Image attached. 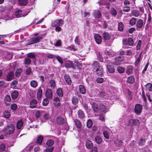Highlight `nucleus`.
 <instances>
[{
    "label": "nucleus",
    "mask_w": 152,
    "mask_h": 152,
    "mask_svg": "<svg viewBox=\"0 0 152 152\" xmlns=\"http://www.w3.org/2000/svg\"><path fill=\"white\" fill-rule=\"evenodd\" d=\"M14 130L15 126L13 124H11L8 125L6 128L3 129V132L7 135L13 133Z\"/></svg>",
    "instance_id": "1"
},
{
    "label": "nucleus",
    "mask_w": 152,
    "mask_h": 152,
    "mask_svg": "<svg viewBox=\"0 0 152 152\" xmlns=\"http://www.w3.org/2000/svg\"><path fill=\"white\" fill-rule=\"evenodd\" d=\"M142 105L139 104H137L135 106L134 111L135 113L139 115L142 112Z\"/></svg>",
    "instance_id": "2"
},
{
    "label": "nucleus",
    "mask_w": 152,
    "mask_h": 152,
    "mask_svg": "<svg viewBox=\"0 0 152 152\" xmlns=\"http://www.w3.org/2000/svg\"><path fill=\"white\" fill-rule=\"evenodd\" d=\"M64 22V21L62 19H57L53 21L52 25L54 27L56 26H61L63 24Z\"/></svg>",
    "instance_id": "3"
},
{
    "label": "nucleus",
    "mask_w": 152,
    "mask_h": 152,
    "mask_svg": "<svg viewBox=\"0 0 152 152\" xmlns=\"http://www.w3.org/2000/svg\"><path fill=\"white\" fill-rule=\"evenodd\" d=\"M124 60V57L122 56H118L115 58V61L114 64L117 66L120 65L121 64V62L123 61Z\"/></svg>",
    "instance_id": "4"
},
{
    "label": "nucleus",
    "mask_w": 152,
    "mask_h": 152,
    "mask_svg": "<svg viewBox=\"0 0 152 152\" xmlns=\"http://www.w3.org/2000/svg\"><path fill=\"white\" fill-rule=\"evenodd\" d=\"M48 86L52 89H54L56 87L55 81L53 79L49 80L48 83Z\"/></svg>",
    "instance_id": "5"
},
{
    "label": "nucleus",
    "mask_w": 152,
    "mask_h": 152,
    "mask_svg": "<svg viewBox=\"0 0 152 152\" xmlns=\"http://www.w3.org/2000/svg\"><path fill=\"white\" fill-rule=\"evenodd\" d=\"M103 37L104 42L107 43L110 39V35L107 32H104L103 34Z\"/></svg>",
    "instance_id": "6"
},
{
    "label": "nucleus",
    "mask_w": 152,
    "mask_h": 152,
    "mask_svg": "<svg viewBox=\"0 0 152 152\" xmlns=\"http://www.w3.org/2000/svg\"><path fill=\"white\" fill-rule=\"evenodd\" d=\"M129 124L132 126H138L140 124L139 120L137 119H130L129 121Z\"/></svg>",
    "instance_id": "7"
},
{
    "label": "nucleus",
    "mask_w": 152,
    "mask_h": 152,
    "mask_svg": "<svg viewBox=\"0 0 152 152\" xmlns=\"http://www.w3.org/2000/svg\"><path fill=\"white\" fill-rule=\"evenodd\" d=\"M94 37L96 42L98 44L101 43L102 42V38L98 34H96L94 36Z\"/></svg>",
    "instance_id": "8"
},
{
    "label": "nucleus",
    "mask_w": 152,
    "mask_h": 152,
    "mask_svg": "<svg viewBox=\"0 0 152 152\" xmlns=\"http://www.w3.org/2000/svg\"><path fill=\"white\" fill-rule=\"evenodd\" d=\"M136 23V26L138 28H141L145 24L143 22V20L141 19L138 20L137 21Z\"/></svg>",
    "instance_id": "9"
},
{
    "label": "nucleus",
    "mask_w": 152,
    "mask_h": 152,
    "mask_svg": "<svg viewBox=\"0 0 152 152\" xmlns=\"http://www.w3.org/2000/svg\"><path fill=\"white\" fill-rule=\"evenodd\" d=\"M37 102L35 99L31 100L30 103L29 107L31 109L36 108L37 105Z\"/></svg>",
    "instance_id": "10"
},
{
    "label": "nucleus",
    "mask_w": 152,
    "mask_h": 152,
    "mask_svg": "<svg viewBox=\"0 0 152 152\" xmlns=\"http://www.w3.org/2000/svg\"><path fill=\"white\" fill-rule=\"evenodd\" d=\"M45 95L46 97L49 99L52 98L53 96V93L51 89H47Z\"/></svg>",
    "instance_id": "11"
},
{
    "label": "nucleus",
    "mask_w": 152,
    "mask_h": 152,
    "mask_svg": "<svg viewBox=\"0 0 152 152\" xmlns=\"http://www.w3.org/2000/svg\"><path fill=\"white\" fill-rule=\"evenodd\" d=\"M97 3L99 4V5H104L106 6V7L108 9L110 8V3L108 1H100L99 2H97Z\"/></svg>",
    "instance_id": "12"
},
{
    "label": "nucleus",
    "mask_w": 152,
    "mask_h": 152,
    "mask_svg": "<svg viewBox=\"0 0 152 152\" xmlns=\"http://www.w3.org/2000/svg\"><path fill=\"white\" fill-rule=\"evenodd\" d=\"M106 68L109 73H113L115 72V69L113 66L108 64L107 65Z\"/></svg>",
    "instance_id": "13"
},
{
    "label": "nucleus",
    "mask_w": 152,
    "mask_h": 152,
    "mask_svg": "<svg viewBox=\"0 0 152 152\" xmlns=\"http://www.w3.org/2000/svg\"><path fill=\"white\" fill-rule=\"evenodd\" d=\"M133 70V67L131 66H127L126 73L128 75H130L132 74Z\"/></svg>",
    "instance_id": "14"
},
{
    "label": "nucleus",
    "mask_w": 152,
    "mask_h": 152,
    "mask_svg": "<svg viewBox=\"0 0 152 152\" xmlns=\"http://www.w3.org/2000/svg\"><path fill=\"white\" fill-rule=\"evenodd\" d=\"M42 39V38L40 37H37L31 38V43L38 42H39V40Z\"/></svg>",
    "instance_id": "15"
},
{
    "label": "nucleus",
    "mask_w": 152,
    "mask_h": 152,
    "mask_svg": "<svg viewBox=\"0 0 152 152\" xmlns=\"http://www.w3.org/2000/svg\"><path fill=\"white\" fill-rule=\"evenodd\" d=\"M94 71L96 72V74L98 75L99 76L102 75L103 73V69L101 67H99L98 68H96V69Z\"/></svg>",
    "instance_id": "16"
},
{
    "label": "nucleus",
    "mask_w": 152,
    "mask_h": 152,
    "mask_svg": "<svg viewBox=\"0 0 152 152\" xmlns=\"http://www.w3.org/2000/svg\"><path fill=\"white\" fill-rule=\"evenodd\" d=\"M22 10H18L17 11H16L15 13V14L16 17L17 18H18L22 16L24 17L27 15L26 14L25 15H23L22 14Z\"/></svg>",
    "instance_id": "17"
},
{
    "label": "nucleus",
    "mask_w": 152,
    "mask_h": 152,
    "mask_svg": "<svg viewBox=\"0 0 152 152\" xmlns=\"http://www.w3.org/2000/svg\"><path fill=\"white\" fill-rule=\"evenodd\" d=\"M135 81L134 76L131 75L129 76L127 79L126 82L130 84L133 83Z\"/></svg>",
    "instance_id": "18"
},
{
    "label": "nucleus",
    "mask_w": 152,
    "mask_h": 152,
    "mask_svg": "<svg viewBox=\"0 0 152 152\" xmlns=\"http://www.w3.org/2000/svg\"><path fill=\"white\" fill-rule=\"evenodd\" d=\"M94 141L96 143L99 144L102 142L103 140L100 137L96 136L94 138Z\"/></svg>",
    "instance_id": "19"
},
{
    "label": "nucleus",
    "mask_w": 152,
    "mask_h": 152,
    "mask_svg": "<svg viewBox=\"0 0 152 152\" xmlns=\"http://www.w3.org/2000/svg\"><path fill=\"white\" fill-rule=\"evenodd\" d=\"M79 90L80 93L84 94H86V90L85 87L83 85H81L79 86Z\"/></svg>",
    "instance_id": "20"
},
{
    "label": "nucleus",
    "mask_w": 152,
    "mask_h": 152,
    "mask_svg": "<svg viewBox=\"0 0 152 152\" xmlns=\"http://www.w3.org/2000/svg\"><path fill=\"white\" fill-rule=\"evenodd\" d=\"M65 66L67 68L70 67L73 68H75V66L72 62L70 61L69 63H66L65 64Z\"/></svg>",
    "instance_id": "21"
},
{
    "label": "nucleus",
    "mask_w": 152,
    "mask_h": 152,
    "mask_svg": "<svg viewBox=\"0 0 152 152\" xmlns=\"http://www.w3.org/2000/svg\"><path fill=\"white\" fill-rule=\"evenodd\" d=\"M94 15L95 18H99L101 16L100 12L98 10H95L94 12Z\"/></svg>",
    "instance_id": "22"
},
{
    "label": "nucleus",
    "mask_w": 152,
    "mask_h": 152,
    "mask_svg": "<svg viewBox=\"0 0 152 152\" xmlns=\"http://www.w3.org/2000/svg\"><path fill=\"white\" fill-rule=\"evenodd\" d=\"M19 95L18 92L17 90L14 91L11 94V96L12 99H15L17 98Z\"/></svg>",
    "instance_id": "23"
},
{
    "label": "nucleus",
    "mask_w": 152,
    "mask_h": 152,
    "mask_svg": "<svg viewBox=\"0 0 152 152\" xmlns=\"http://www.w3.org/2000/svg\"><path fill=\"white\" fill-rule=\"evenodd\" d=\"M14 77V74L12 72H10L8 75L7 80V81H11L13 78Z\"/></svg>",
    "instance_id": "24"
},
{
    "label": "nucleus",
    "mask_w": 152,
    "mask_h": 152,
    "mask_svg": "<svg viewBox=\"0 0 152 152\" xmlns=\"http://www.w3.org/2000/svg\"><path fill=\"white\" fill-rule=\"evenodd\" d=\"M53 101L54 104L55 106L57 107L60 105V100L59 98L55 97L54 98Z\"/></svg>",
    "instance_id": "25"
},
{
    "label": "nucleus",
    "mask_w": 152,
    "mask_h": 152,
    "mask_svg": "<svg viewBox=\"0 0 152 152\" xmlns=\"http://www.w3.org/2000/svg\"><path fill=\"white\" fill-rule=\"evenodd\" d=\"M86 146L88 149H91L93 147V144L90 140H88L86 142Z\"/></svg>",
    "instance_id": "26"
},
{
    "label": "nucleus",
    "mask_w": 152,
    "mask_h": 152,
    "mask_svg": "<svg viewBox=\"0 0 152 152\" xmlns=\"http://www.w3.org/2000/svg\"><path fill=\"white\" fill-rule=\"evenodd\" d=\"M77 113L78 117L80 119H83L85 117V114L83 111L80 110H78Z\"/></svg>",
    "instance_id": "27"
},
{
    "label": "nucleus",
    "mask_w": 152,
    "mask_h": 152,
    "mask_svg": "<svg viewBox=\"0 0 152 152\" xmlns=\"http://www.w3.org/2000/svg\"><path fill=\"white\" fill-rule=\"evenodd\" d=\"M64 78L66 83L68 85H70L71 83V80L69 75L68 74H66L64 76Z\"/></svg>",
    "instance_id": "28"
},
{
    "label": "nucleus",
    "mask_w": 152,
    "mask_h": 152,
    "mask_svg": "<svg viewBox=\"0 0 152 152\" xmlns=\"http://www.w3.org/2000/svg\"><path fill=\"white\" fill-rule=\"evenodd\" d=\"M23 125V121L20 120L18 121L17 123V128L18 129H21Z\"/></svg>",
    "instance_id": "29"
},
{
    "label": "nucleus",
    "mask_w": 152,
    "mask_h": 152,
    "mask_svg": "<svg viewBox=\"0 0 152 152\" xmlns=\"http://www.w3.org/2000/svg\"><path fill=\"white\" fill-rule=\"evenodd\" d=\"M92 65L94 69V71L96 70V68H98L99 67H101L99 66V64L97 61H94Z\"/></svg>",
    "instance_id": "30"
},
{
    "label": "nucleus",
    "mask_w": 152,
    "mask_h": 152,
    "mask_svg": "<svg viewBox=\"0 0 152 152\" xmlns=\"http://www.w3.org/2000/svg\"><path fill=\"white\" fill-rule=\"evenodd\" d=\"M43 138L42 135H39L37 137V143L39 145H41L43 140Z\"/></svg>",
    "instance_id": "31"
},
{
    "label": "nucleus",
    "mask_w": 152,
    "mask_h": 152,
    "mask_svg": "<svg viewBox=\"0 0 152 152\" xmlns=\"http://www.w3.org/2000/svg\"><path fill=\"white\" fill-rule=\"evenodd\" d=\"M132 13L133 16L136 17H139L140 15V12L136 10H133L132 12Z\"/></svg>",
    "instance_id": "32"
},
{
    "label": "nucleus",
    "mask_w": 152,
    "mask_h": 152,
    "mask_svg": "<svg viewBox=\"0 0 152 152\" xmlns=\"http://www.w3.org/2000/svg\"><path fill=\"white\" fill-rule=\"evenodd\" d=\"M31 86L34 88H36L38 85L37 83L35 80H32L31 81L30 83Z\"/></svg>",
    "instance_id": "33"
},
{
    "label": "nucleus",
    "mask_w": 152,
    "mask_h": 152,
    "mask_svg": "<svg viewBox=\"0 0 152 152\" xmlns=\"http://www.w3.org/2000/svg\"><path fill=\"white\" fill-rule=\"evenodd\" d=\"M74 122L76 127L78 128H80L81 126V124L80 120L78 119H75L74 121Z\"/></svg>",
    "instance_id": "34"
},
{
    "label": "nucleus",
    "mask_w": 152,
    "mask_h": 152,
    "mask_svg": "<svg viewBox=\"0 0 152 152\" xmlns=\"http://www.w3.org/2000/svg\"><path fill=\"white\" fill-rule=\"evenodd\" d=\"M56 93L59 96H62L63 94L62 88H58L56 91Z\"/></svg>",
    "instance_id": "35"
},
{
    "label": "nucleus",
    "mask_w": 152,
    "mask_h": 152,
    "mask_svg": "<svg viewBox=\"0 0 152 152\" xmlns=\"http://www.w3.org/2000/svg\"><path fill=\"white\" fill-rule=\"evenodd\" d=\"M11 100V99L10 96L8 95L6 96L4 99V101L8 105L9 104V103H8V102H10Z\"/></svg>",
    "instance_id": "36"
},
{
    "label": "nucleus",
    "mask_w": 152,
    "mask_h": 152,
    "mask_svg": "<svg viewBox=\"0 0 152 152\" xmlns=\"http://www.w3.org/2000/svg\"><path fill=\"white\" fill-rule=\"evenodd\" d=\"M115 145L117 146H121L122 145L123 142L121 140H117L114 141Z\"/></svg>",
    "instance_id": "37"
},
{
    "label": "nucleus",
    "mask_w": 152,
    "mask_h": 152,
    "mask_svg": "<svg viewBox=\"0 0 152 152\" xmlns=\"http://www.w3.org/2000/svg\"><path fill=\"white\" fill-rule=\"evenodd\" d=\"M92 108L95 112H97L99 110L98 105L95 103H93L92 104Z\"/></svg>",
    "instance_id": "38"
},
{
    "label": "nucleus",
    "mask_w": 152,
    "mask_h": 152,
    "mask_svg": "<svg viewBox=\"0 0 152 152\" xmlns=\"http://www.w3.org/2000/svg\"><path fill=\"white\" fill-rule=\"evenodd\" d=\"M56 119L57 122L59 124H62L65 121L64 119L62 117H57Z\"/></svg>",
    "instance_id": "39"
},
{
    "label": "nucleus",
    "mask_w": 152,
    "mask_h": 152,
    "mask_svg": "<svg viewBox=\"0 0 152 152\" xmlns=\"http://www.w3.org/2000/svg\"><path fill=\"white\" fill-rule=\"evenodd\" d=\"M137 20L135 18H132L129 21V24L132 26L135 25L136 23Z\"/></svg>",
    "instance_id": "40"
},
{
    "label": "nucleus",
    "mask_w": 152,
    "mask_h": 152,
    "mask_svg": "<svg viewBox=\"0 0 152 152\" xmlns=\"http://www.w3.org/2000/svg\"><path fill=\"white\" fill-rule=\"evenodd\" d=\"M118 29L120 31H123L124 29V25L123 23L120 22L118 23Z\"/></svg>",
    "instance_id": "41"
},
{
    "label": "nucleus",
    "mask_w": 152,
    "mask_h": 152,
    "mask_svg": "<svg viewBox=\"0 0 152 152\" xmlns=\"http://www.w3.org/2000/svg\"><path fill=\"white\" fill-rule=\"evenodd\" d=\"M141 54L142 53L140 54L139 57L137 58V59L135 61V65L136 66H137L138 65L140 60H141Z\"/></svg>",
    "instance_id": "42"
},
{
    "label": "nucleus",
    "mask_w": 152,
    "mask_h": 152,
    "mask_svg": "<svg viewBox=\"0 0 152 152\" xmlns=\"http://www.w3.org/2000/svg\"><path fill=\"white\" fill-rule=\"evenodd\" d=\"M46 59L45 57L42 56L38 61L39 64H42L45 62Z\"/></svg>",
    "instance_id": "43"
},
{
    "label": "nucleus",
    "mask_w": 152,
    "mask_h": 152,
    "mask_svg": "<svg viewBox=\"0 0 152 152\" xmlns=\"http://www.w3.org/2000/svg\"><path fill=\"white\" fill-rule=\"evenodd\" d=\"M19 3L22 5H26L28 3V0H18Z\"/></svg>",
    "instance_id": "44"
},
{
    "label": "nucleus",
    "mask_w": 152,
    "mask_h": 152,
    "mask_svg": "<svg viewBox=\"0 0 152 152\" xmlns=\"http://www.w3.org/2000/svg\"><path fill=\"white\" fill-rule=\"evenodd\" d=\"M110 13L112 16H115L117 14V12L115 9L113 8L111 9L110 10Z\"/></svg>",
    "instance_id": "45"
},
{
    "label": "nucleus",
    "mask_w": 152,
    "mask_h": 152,
    "mask_svg": "<svg viewBox=\"0 0 152 152\" xmlns=\"http://www.w3.org/2000/svg\"><path fill=\"white\" fill-rule=\"evenodd\" d=\"M117 69L118 72L120 73H124L125 71L124 68L121 66H118Z\"/></svg>",
    "instance_id": "46"
},
{
    "label": "nucleus",
    "mask_w": 152,
    "mask_h": 152,
    "mask_svg": "<svg viewBox=\"0 0 152 152\" xmlns=\"http://www.w3.org/2000/svg\"><path fill=\"white\" fill-rule=\"evenodd\" d=\"M145 88L149 90L150 91H152V84L150 83H148L146 85H145Z\"/></svg>",
    "instance_id": "47"
},
{
    "label": "nucleus",
    "mask_w": 152,
    "mask_h": 152,
    "mask_svg": "<svg viewBox=\"0 0 152 152\" xmlns=\"http://www.w3.org/2000/svg\"><path fill=\"white\" fill-rule=\"evenodd\" d=\"M72 102L73 104H77L78 102V98L76 96H74L72 99Z\"/></svg>",
    "instance_id": "48"
},
{
    "label": "nucleus",
    "mask_w": 152,
    "mask_h": 152,
    "mask_svg": "<svg viewBox=\"0 0 152 152\" xmlns=\"http://www.w3.org/2000/svg\"><path fill=\"white\" fill-rule=\"evenodd\" d=\"M134 52L133 50H128L126 51V54L127 56H131L134 54Z\"/></svg>",
    "instance_id": "49"
},
{
    "label": "nucleus",
    "mask_w": 152,
    "mask_h": 152,
    "mask_svg": "<svg viewBox=\"0 0 152 152\" xmlns=\"http://www.w3.org/2000/svg\"><path fill=\"white\" fill-rule=\"evenodd\" d=\"M145 142V140L143 139H140L138 142V144L139 145L143 146L144 145Z\"/></svg>",
    "instance_id": "50"
},
{
    "label": "nucleus",
    "mask_w": 152,
    "mask_h": 152,
    "mask_svg": "<svg viewBox=\"0 0 152 152\" xmlns=\"http://www.w3.org/2000/svg\"><path fill=\"white\" fill-rule=\"evenodd\" d=\"M54 143V141L52 140H49L46 142V144L47 145L49 146H52Z\"/></svg>",
    "instance_id": "51"
},
{
    "label": "nucleus",
    "mask_w": 152,
    "mask_h": 152,
    "mask_svg": "<svg viewBox=\"0 0 152 152\" xmlns=\"http://www.w3.org/2000/svg\"><path fill=\"white\" fill-rule=\"evenodd\" d=\"M31 61L28 58H25L24 60V64L25 65H29L30 64Z\"/></svg>",
    "instance_id": "52"
},
{
    "label": "nucleus",
    "mask_w": 152,
    "mask_h": 152,
    "mask_svg": "<svg viewBox=\"0 0 152 152\" xmlns=\"http://www.w3.org/2000/svg\"><path fill=\"white\" fill-rule=\"evenodd\" d=\"M4 116L7 118H9L10 116V113L8 111H5L4 112Z\"/></svg>",
    "instance_id": "53"
},
{
    "label": "nucleus",
    "mask_w": 152,
    "mask_h": 152,
    "mask_svg": "<svg viewBox=\"0 0 152 152\" xmlns=\"http://www.w3.org/2000/svg\"><path fill=\"white\" fill-rule=\"evenodd\" d=\"M93 123L92 120L90 119L88 120L87 125V127L88 128H90L92 125Z\"/></svg>",
    "instance_id": "54"
},
{
    "label": "nucleus",
    "mask_w": 152,
    "mask_h": 152,
    "mask_svg": "<svg viewBox=\"0 0 152 152\" xmlns=\"http://www.w3.org/2000/svg\"><path fill=\"white\" fill-rule=\"evenodd\" d=\"M128 45L130 46H133L134 44V41L132 38H129L128 39Z\"/></svg>",
    "instance_id": "55"
},
{
    "label": "nucleus",
    "mask_w": 152,
    "mask_h": 152,
    "mask_svg": "<svg viewBox=\"0 0 152 152\" xmlns=\"http://www.w3.org/2000/svg\"><path fill=\"white\" fill-rule=\"evenodd\" d=\"M22 72V69L19 68L16 70L15 72V75L16 77H18L20 76V73Z\"/></svg>",
    "instance_id": "56"
},
{
    "label": "nucleus",
    "mask_w": 152,
    "mask_h": 152,
    "mask_svg": "<svg viewBox=\"0 0 152 152\" xmlns=\"http://www.w3.org/2000/svg\"><path fill=\"white\" fill-rule=\"evenodd\" d=\"M42 93V91L41 89H39L37 93V97L39 98L41 97Z\"/></svg>",
    "instance_id": "57"
},
{
    "label": "nucleus",
    "mask_w": 152,
    "mask_h": 152,
    "mask_svg": "<svg viewBox=\"0 0 152 152\" xmlns=\"http://www.w3.org/2000/svg\"><path fill=\"white\" fill-rule=\"evenodd\" d=\"M100 108L101 111L102 112L105 111L106 109V107L103 104H101L100 105Z\"/></svg>",
    "instance_id": "58"
},
{
    "label": "nucleus",
    "mask_w": 152,
    "mask_h": 152,
    "mask_svg": "<svg viewBox=\"0 0 152 152\" xmlns=\"http://www.w3.org/2000/svg\"><path fill=\"white\" fill-rule=\"evenodd\" d=\"M103 133L104 136L105 138L107 139H108L109 138L108 133L107 131L106 130L104 131Z\"/></svg>",
    "instance_id": "59"
},
{
    "label": "nucleus",
    "mask_w": 152,
    "mask_h": 152,
    "mask_svg": "<svg viewBox=\"0 0 152 152\" xmlns=\"http://www.w3.org/2000/svg\"><path fill=\"white\" fill-rule=\"evenodd\" d=\"M49 101L48 99L47 98H45L44 99L43 101L42 102V104L44 106H47L48 104Z\"/></svg>",
    "instance_id": "60"
},
{
    "label": "nucleus",
    "mask_w": 152,
    "mask_h": 152,
    "mask_svg": "<svg viewBox=\"0 0 152 152\" xmlns=\"http://www.w3.org/2000/svg\"><path fill=\"white\" fill-rule=\"evenodd\" d=\"M17 107V104H12L11 105V108L13 110H16Z\"/></svg>",
    "instance_id": "61"
},
{
    "label": "nucleus",
    "mask_w": 152,
    "mask_h": 152,
    "mask_svg": "<svg viewBox=\"0 0 152 152\" xmlns=\"http://www.w3.org/2000/svg\"><path fill=\"white\" fill-rule=\"evenodd\" d=\"M28 56L29 58H33L34 60H35V55L33 53H29L28 54Z\"/></svg>",
    "instance_id": "62"
},
{
    "label": "nucleus",
    "mask_w": 152,
    "mask_h": 152,
    "mask_svg": "<svg viewBox=\"0 0 152 152\" xmlns=\"http://www.w3.org/2000/svg\"><path fill=\"white\" fill-rule=\"evenodd\" d=\"M104 79L101 77H99L97 78L96 80V81L99 83H101L104 81Z\"/></svg>",
    "instance_id": "63"
},
{
    "label": "nucleus",
    "mask_w": 152,
    "mask_h": 152,
    "mask_svg": "<svg viewBox=\"0 0 152 152\" xmlns=\"http://www.w3.org/2000/svg\"><path fill=\"white\" fill-rule=\"evenodd\" d=\"M142 41L141 40H140L138 41V44L136 46V49L137 50H139L141 47Z\"/></svg>",
    "instance_id": "64"
}]
</instances>
